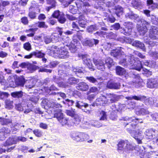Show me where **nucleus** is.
Instances as JSON below:
<instances>
[{
	"label": "nucleus",
	"mask_w": 158,
	"mask_h": 158,
	"mask_svg": "<svg viewBox=\"0 0 158 158\" xmlns=\"http://www.w3.org/2000/svg\"><path fill=\"white\" fill-rule=\"evenodd\" d=\"M110 54L117 58H120L119 64L125 67H127L129 65L130 68L139 71L141 70L142 67L141 62L138 58L135 57L131 54L126 56L120 48L113 50Z\"/></svg>",
	"instance_id": "1"
},
{
	"label": "nucleus",
	"mask_w": 158,
	"mask_h": 158,
	"mask_svg": "<svg viewBox=\"0 0 158 158\" xmlns=\"http://www.w3.org/2000/svg\"><path fill=\"white\" fill-rule=\"evenodd\" d=\"M80 44L79 42L77 40L74 39L69 44V46L68 44L66 46L61 47L60 48L56 46H52L51 48L50 54L55 58H66L69 56L68 48L70 49L71 52H75L80 47Z\"/></svg>",
	"instance_id": "2"
},
{
	"label": "nucleus",
	"mask_w": 158,
	"mask_h": 158,
	"mask_svg": "<svg viewBox=\"0 0 158 158\" xmlns=\"http://www.w3.org/2000/svg\"><path fill=\"white\" fill-rule=\"evenodd\" d=\"M41 105L45 108L46 107H49L50 110L52 113H53L54 117L56 118L62 126L67 125L69 127L68 119L64 117L61 110L59 109L62 107L60 104L55 102L52 100L48 101L47 99H44L42 101Z\"/></svg>",
	"instance_id": "3"
},
{
	"label": "nucleus",
	"mask_w": 158,
	"mask_h": 158,
	"mask_svg": "<svg viewBox=\"0 0 158 158\" xmlns=\"http://www.w3.org/2000/svg\"><path fill=\"white\" fill-rule=\"evenodd\" d=\"M124 121H128L129 124L127 123L126 125L127 130L131 135L136 140L138 144L142 143L141 140L143 138V136L142 135V132L139 131L138 132L134 130L137 127V124L138 123V119L135 118V117L129 118L127 117H125L123 118Z\"/></svg>",
	"instance_id": "4"
},
{
	"label": "nucleus",
	"mask_w": 158,
	"mask_h": 158,
	"mask_svg": "<svg viewBox=\"0 0 158 158\" xmlns=\"http://www.w3.org/2000/svg\"><path fill=\"white\" fill-rule=\"evenodd\" d=\"M135 148V147L127 140H121L118 144L117 150L120 153L123 152L129 153Z\"/></svg>",
	"instance_id": "5"
},
{
	"label": "nucleus",
	"mask_w": 158,
	"mask_h": 158,
	"mask_svg": "<svg viewBox=\"0 0 158 158\" xmlns=\"http://www.w3.org/2000/svg\"><path fill=\"white\" fill-rule=\"evenodd\" d=\"M140 22L142 24V26L137 25V28L140 35H143L147 31L148 28L150 27V23L143 19H141Z\"/></svg>",
	"instance_id": "6"
},
{
	"label": "nucleus",
	"mask_w": 158,
	"mask_h": 158,
	"mask_svg": "<svg viewBox=\"0 0 158 158\" xmlns=\"http://www.w3.org/2000/svg\"><path fill=\"white\" fill-rule=\"evenodd\" d=\"M72 138L77 142H83L89 139V135L82 132H73L71 135Z\"/></svg>",
	"instance_id": "7"
},
{
	"label": "nucleus",
	"mask_w": 158,
	"mask_h": 158,
	"mask_svg": "<svg viewBox=\"0 0 158 158\" xmlns=\"http://www.w3.org/2000/svg\"><path fill=\"white\" fill-rule=\"evenodd\" d=\"M78 56L79 58L82 59L84 64L86 65L91 70H94V67L93 66L91 60L87 55L79 54Z\"/></svg>",
	"instance_id": "8"
},
{
	"label": "nucleus",
	"mask_w": 158,
	"mask_h": 158,
	"mask_svg": "<svg viewBox=\"0 0 158 158\" xmlns=\"http://www.w3.org/2000/svg\"><path fill=\"white\" fill-rule=\"evenodd\" d=\"M126 98L128 100H131L132 99H134L136 100H139L142 101H144L146 104H151V100L152 98H147L144 96L139 95V96H134L132 97H127Z\"/></svg>",
	"instance_id": "9"
},
{
	"label": "nucleus",
	"mask_w": 158,
	"mask_h": 158,
	"mask_svg": "<svg viewBox=\"0 0 158 158\" xmlns=\"http://www.w3.org/2000/svg\"><path fill=\"white\" fill-rule=\"evenodd\" d=\"M99 40L94 39H88L86 38L85 39L82 40L81 43L84 46H88L89 47H92L94 44L95 45L98 44L99 43Z\"/></svg>",
	"instance_id": "10"
},
{
	"label": "nucleus",
	"mask_w": 158,
	"mask_h": 158,
	"mask_svg": "<svg viewBox=\"0 0 158 158\" xmlns=\"http://www.w3.org/2000/svg\"><path fill=\"white\" fill-rule=\"evenodd\" d=\"M123 25L126 28L123 29V31H121L125 35H130L132 32V30L133 27V25L132 23L131 22H125Z\"/></svg>",
	"instance_id": "11"
},
{
	"label": "nucleus",
	"mask_w": 158,
	"mask_h": 158,
	"mask_svg": "<svg viewBox=\"0 0 158 158\" xmlns=\"http://www.w3.org/2000/svg\"><path fill=\"white\" fill-rule=\"evenodd\" d=\"M97 105H104L110 103L109 100L107 97L101 95L97 98L95 101Z\"/></svg>",
	"instance_id": "12"
},
{
	"label": "nucleus",
	"mask_w": 158,
	"mask_h": 158,
	"mask_svg": "<svg viewBox=\"0 0 158 158\" xmlns=\"http://www.w3.org/2000/svg\"><path fill=\"white\" fill-rule=\"evenodd\" d=\"M149 36L150 39L155 40L158 39V28L152 26L149 30Z\"/></svg>",
	"instance_id": "13"
},
{
	"label": "nucleus",
	"mask_w": 158,
	"mask_h": 158,
	"mask_svg": "<svg viewBox=\"0 0 158 158\" xmlns=\"http://www.w3.org/2000/svg\"><path fill=\"white\" fill-rule=\"evenodd\" d=\"M97 121L94 120H91L89 123L86 121H83L81 125L82 128L84 129H89L90 128L91 126L96 127H98L99 126L97 125L96 123Z\"/></svg>",
	"instance_id": "14"
},
{
	"label": "nucleus",
	"mask_w": 158,
	"mask_h": 158,
	"mask_svg": "<svg viewBox=\"0 0 158 158\" xmlns=\"http://www.w3.org/2000/svg\"><path fill=\"white\" fill-rule=\"evenodd\" d=\"M94 64L98 69L102 71L105 69V64L101 60H94Z\"/></svg>",
	"instance_id": "15"
},
{
	"label": "nucleus",
	"mask_w": 158,
	"mask_h": 158,
	"mask_svg": "<svg viewBox=\"0 0 158 158\" xmlns=\"http://www.w3.org/2000/svg\"><path fill=\"white\" fill-rule=\"evenodd\" d=\"M147 86L151 88L157 87L158 86V80L156 79H149L148 82Z\"/></svg>",
	"instance_id": "16"
},
{
	"label": "nucleus",
	"mask_w": 158,
	"mask_h": 158,
	"mask_svg": "<svg viewBox=\"0 0 158 158\" xmlns=\"http://www.w3.org/2000/svg\"><path fill=\"white\" fill-rule=\"evenodd\" d=\"M18 142V138L17 136H14L12 137H10L6 141L4 144L5 146H7L14 144H15Z\"/></svg>",
	"instance_id": "17"
},
{
	"label": "nucleus",
	"mask_w": 158,
	"mask_h": 158,
	"mask_svg": "<svg viewBox=\"0 0 158 158\" xmlns=\"http://www.w3.org/2000/svg\"><path fill=\"white\" fill-rule=\"evenodd\" d=\"M156 130L152 129H147L144 133L145 135L147 136V138L151 139H154V136H155L154 133Z\"/></svg>",
	"instance_id": "18"
},
{
	"label": "nucleus",
	"mask_w": 158,
	"mask_h": 158,
	"mask_svg": "<svg viewBox=\"0 0 158 158\" xmlns=\"http://www.w3.org/2000/svg\"><path fill=\"white\" fill-rule=\"evenodd\" d=\"M76 88L78 90L85 91L88 89L89 86L86 83L84 82H81L79 83L77 85Z\"/></svg>",
	"instance_id": "19"
},
{
	"label": "nucleus",
	"mask_w": 158,
	"mask_h": 158,
	"mask_svg": "<svg viewBox=\"0 0 158 158\" xmlns=\"http://www.w3.org/2000/svg\"><path fill=\"white\" fill-rule=\"evenodd\" d=\"M10 132V130L7 128H2L0 131V139L3 140L5 137H6L7 134Z\"/></svg>",
	"instance_id": "20"
},
{
	"label": "nucleus",
	"mask_w": 158,
	"mask_h": 158,
	"mask_svg": "<svg viewBox=\"0 0 158 158\" xmlns=\"http://www.w3.org/2000/svg\"><path fill=\"white\" fill-rule=\"evenodd\" d=\"M132 45L137 48L141 49L143 51H145V48L144 44L138 40H135L133 42Z\"/></svg>",
	"instance_id": "21"
},
{
	"label": "nucleus",
	"mask_w": 158,
	"mask_h": 158,
	"mask_svg": "<svg viewBox=\"0 0 158 158\" xmlns=\"http://www.w3.org/2000/svg\"><path fill=\"white\" fill-rule=\"evenodd\" d=\"M28 107V105L25 103V102L23 101L20 103L15 105V108L17 110L19 111H22L26 109V107Z\"/></svg>",
	"instance_id": "22"
},
{
	"label": "nucleus",
	"mask_w": 158,
	"mask_h": 158,
	"mask_svg": "<svg viewBox=\"0 0 158 158\" xmlns=\"http://www.w3.org/2000/svg\"><path fill=\"white\" fill-rule=\"evenodd\" d=\"M83 69L82 68L79 69L77 67H73L72 68L73 74L80 77H81V74L83 73Z\"/></svg>",
	"instance_id": "23"
},
{
	"label": "nucleus",
	"mask_w": 158,
	"mask_h": 158,
	"mask_svg": "<svg viewBox=\"0 0 158 158\" xmlns=\"http://www.w3.org/2000/svg\"><path fill=\"white\" fill-rule=\"evenodd\" d=\"M107 87L110 89H117L120 88V85L119 83L109 81L107 84Z\"/></svg>",
	"instance_id": "24"
},
{
	"label": "nucleus",
	"mask_w": 158,
	"mask_h": 158,
	"mask_svg": "<svg viewBox=\"0 0 158 158\" xmlns=\"http://www.w3.org/2000/svg\"><path fill=\"white\" fill-rule=\"evenodd\" d=\"M87 21L83 15H80L79 17L78 23L79 25L83 28H85L86 24Z\"/></svg>",
	"instance_id": "25"
},
{
	"label": "nucleus",
	"mask_w": 158,
	"mask_h": 158,
	"mask_svg": "<svg viewBox=\"0 0 158 158\" xmlns=\"http://www.w3.org/2000/svg\"><path fill=\"white\" fill-rule=\"evenodd\" d=\"M141 79L138 77H135L133 81L130 82L131 84H132L136 87H139L141 85Z\"/></svg>",
	"instance_id": "26"
},
{
	"label": "nucleus",
	"mask_w": 158,
	"mask_h": 158,
	"mask_svg": "<svg viewBox=\"0 0 158 158\" xmlns=\"http://www.w3.org/2000/svg\"><path fill=\"white\" fill-rule=\"evenodd\" d=\"M116 72L117 74L120 76L124 75L127 73L126 70L119 66H118L116 67Z\"/></svg>",
	"instance_id": "27"
},
{
	"label": "nucleus",
	"mask_w": 158,
	"mask_h": 158,
	"mask_svg": "<svg viewBox=\"0 0 158 158\" xmlns=\"http://www.w3.org/2000/svg\"><path fill=\"white\" fill-rule=\"evenodd\" d=\"M126 18H129L132 19H136L138 18L139 16L137 14H134L133 12L130 11L125 15Z\"/></svg>",
	"instance_id": "28"
},
{
	"label": "nucleus",
	"mask_w": 158,
	"mask_h": 158,
	"mask_svg": "<svg viewBox=\"0 0 158 158\" xmlns=\"http://www.w3.org/2000/svg\"><path fill=\"white\" fill-rule=\"evenodd\" d=\"M131 4L135 8H140L142 6V3L140 0H133Z\"/></svg>",
	"instance_id": "29"
},
{
	"label": "nucleus",
	"mask_w": 158,
	"mask_h": 158,
	"mask_svg": "<svg viewBox=\"0 0 158 158\" xmlns=\"http://www.w3.org/2000/svg\"><path fill=\"white\" fill-rule=\"evenodd\" d=\"M115 10V13L118 17H120L123 13V8L119 6H116Z\"/></svg>",
	"instance_id": "30"
},
{
	"label": "nucleus",
	"mask_w": 158,
	"mask_h": 158,
	"mask_svg": "<svg viewBox=\"0 0 158 158\" xmlns=\"http://www.w3.org/2000/svg\"><path fill=\"white\" fill-rule=\"evenodd\" d=\"M25 83V79L23 77H21L17 78L15 81V83L16 85L18 86H23Z\"/></svg>",
	"instance_id": "31"
},
{
	"label": "nucleus",
	"mask_w": 158,
	"mask_h": 158,
	"mask_svg": "<svg viewBox=\"0 0 158 158\" xmlns=\"http://www.w3.org/2000/svg\"><path fill=\"white\" fill-rule=\"evenodd\" d=\"M107 98L109 100L110 103L114 102L117 100V98L115 94H110L107 95Z\"/></svg>",
	"instance_id": "32"
},
{
	"label": "nucleus",
	"mask_w": 158,
	"mask_h": 158,
	"mask_svg": "<svg viewBox=\"0 0 158 158\" xmlns=\"http://www.w3.org/2000/svg\"><path fill=\"white\" fill-rule=\"evenodd\" d=\"M76 4L77 7H83V8L85 6H89V3L86 2H83L81 0H77L76 2Z\"/></svg>",
	"instance_id": "33"
},
{
	"label": "nucleus",
	"mask_w": 158,
	"mask_h": 158,
	"mask_svg": "<svg viewBox=\"0 0 158 158\" xmlns=\"http://www.w3.org/2000/svg\"><path fill=\"white\" fill-rule=\"evenodd\" d=\"M47 2L48 4L51 5V6L46 8V10L48 11L51 9L55 6L56 2L54 0H47Z\"/></svg>",
	"instance_id": "34"
},
{
	"label": "nucleus",
	"mask_w": 158,
	"mask_h": 158,
	"mask_svg": "<svg viewBox=\"0 0 158 158\" xmlns=\"http://www.w3.org/2000/svg\"><path fill=\"white\" fill-rule=\"evenodd\" d=\"M11 95L14 98H19L22 96L23 92L22 91L14 92L11 93Z\"/></svg>",
	"instance_id": "35"
},
{
	"label": "nucleus",
	"mask_w": 158,
	"mask_h": 158,
	"mask_svg": "<svg viewBox=\"0 0 158 158\" xmlns=\"http://www.w3.org/2000/svg\"><path fill=\"white\" fill-rule=\"evenodd\" d=\"M88 106L89 105L86 103H83L82 102L78 101H76V106L79 108H82L83 106L86 108L88 107Z\"/></svg>",
	"instance_id": "36"
},
{
	"label": "nucleus",
	"mask_w": 158,
	"mask_h": 158,
	"mask_svg": "<svg viewBox=\"0 0 158 158\" xmlns=\"http://www.w3.org/2000/svg\"><path fill=\"white\" fill-rule=\"evenodd\" d=\"M114 4L113 2H107L106 3H105L103 2H102L101 4L98 3V5L100 6V7L102 8V9H104V6L105 5L108 7H109L112 6Z\"/></svg>",
	"instance_id": "37"
},
{
	"label": "nucleus",
	"mask_w": 158,
	"mask_h": 158,
	"mask_svg": "<svg viewBox=\"0 0 158 158\" xmlns=\"http://www.w3.org/2000/svg\"><path fill=\"white\" fill-rule=\"evenodd\" d=\"M32 7H31L29 8V12L28 14V16L30 18L34 19L36 17V13L32 11Z\"/></svg>",
	"instance_id": "38"
},
{
	"label": "nucleus",
	"mask_w": 158,
	"mask_h": 158,
	"mask_svg": "<svg viewBox=\"0 0 158 158\" xmlns=\"http://www.w3.org/2000/svg\"><path fill=\"white\" fill-rule=\"evenodd\" d=\"M29 84L28 85H26L29 89L32 88L35 85L36 82V81L35 79H31L29 81H27Z\"/></svg>",
	"instance_id": "39"
},
{
	"label": "nucleus",
	"mask_w": 158,
	"mask_h": 158,
	"mask_svg": "<svg viewBox=\"0 0 158 158\" xmlns=\"http://www.w3.org/2000/svg\"><path fill=\"white\" fill-rule=\"evenodd\" d=\"M63 103L68 106H72L74 103V101L72 100L66 99L62 101Z\"/></svg>",
	"instance_id": "40"
},
{
	"label": "nucleus",
	"mask_w": 158,
	"mask_h": 158,
	"mask_svg": "<svg viewBox=\"0 0 158 158\" xmlns=\"http://www.w3.org/2000/svg\"><path fill=\"white\" fill-rule=\"evenodd\" d=\"M143 39L145 43L148 44L151 46L153 47L156 44L154 42L151 41L150 39H148V37H144Z\"/></svg>",
	"instance_id": "41"
},
{
	"label": "nucleus",
	"mask_w": 158,
	"mask_h": 158,
	"mask_svg": "<svg viewBox=\"0 0 158 158\" xmlns=\"http://www.w3.org/2000/svg\"><path fill=\"white\" fill-rule=\"evenodd\" d=\"M0 122L2 125H7L11 123V121L9 119H6L2 118H0Z\"/></svg>",
	"instance_id": "42"
},
{
	"label": "nucleus",
	"mask_w": 158,
	"mask_h": 158,
	"mask_svg": "<svg viewBox=\"0 0 158 158\" xmlns=\"http://www.w3.org/2000/svg\"><path fill=\"white\" fill-rule=\"evenodd\" d=\"M99 116L100 117L99 119L100 120H105L106 119V112L103 111H102L100 112Z\"/></svg>",
	"instance_id": "43"
},
{
	"label": "nucleus",
	"mask_w": 158,
	"mask_h": 158,
	"mask_svg": "<svg viewBox=\"0 0 158 158\" xmlns=\"http://www.w3.org/2000/svg\"><path fill=\"white\" fill-rule=\"evenodd\" d=\"M97 29L98 28L96 25H91L88 27L87 29V31L89 33H92Z\"/></svg>",
	"instance_id": "44"
},
{
	"label": "nucleus",
	"mask_w": 158,
	"mask_h": 158,
	"mask_svg": "<svg viewBox=\"0 0 158 158\" xmlns=\"http://www.w3.org/2000/svg\"><path fill=\"white\" fill-rule=\"evenodd\" d=\"M99 89L96 87L93 86L91 87L89 91L87 93V94H89L90 93H98L99 92Z\"/></svg>",
	"instance_id": "45"
},
{
	"label": "nucleus",
	"mask_w": 158,
	"mask_h": 158,
	"mask_svg": "<svg viewBox=\"0 0 158 158\" xmlns=\"http://www.w3.org/2000/svg\"><path fill=\"white\" fill-rule=\"evenodd\" d=\"M79 82V80L74 77H71L68 79V82L69 84H76Z\"/></svg>",
	"instance_id": "46"
},
{
	"label": "nucleus",
	"mask_w": 158,
	"mask_h": 158,
	"mask_svg": "<svg viewBox=\"0 0 158 158\" xmlns=\"http://www.w3.org/2000/svg\"><path fill=\"white\" fill-rule=\"evenodd\" d=\"M35 135L37 137H40L43 135V132L40 130L35 129L33 131Z\"/></svg>",
	"instance_id": "47"
},
{
	"label": "nucleus",
	"mask_w": 158,
	"mask_h": 158,
	"mask_svg": "<svg viewBox=\"0 0 158 158\" xmlns=\"http://www.w3.org/2000/svg\"><path fill=\"white\" fill-rule=\"evenodd\" d=\"M106 63L108 65V66L109 68L114 64L113 61L112 59L110 57H107L106 60Z\"/></svg>",
	"instance_id": "48"
},
{
	"label": "nucleus",
	"mask_w": 158,
	"mask_h": 158,
	"mask_svg": "<svg viewBox=\"0 0 158 158\" xmlns=\"http://www.w3.org/2000/svg\"><path fill=\"white\" fill-rule=\"evenodd\" d=\"M74 109H71L70 110H66L65 111V113L67 115L73 117L74 116L75 114V112Z\"/></svg>",
	"instance_id": "49"
},
{
	"label": "nucleus",
	"mask_w": 158,
	"mask_h": 158,
	"mask_svg": "<svg viewBox=\"0 0 158 158\" xmlns=\"http://www.w3.org/2000/svg\"><path fill=\"white\" fill-rule=\"evenodd\" d=\"M34 52V56L38 58H43L44 57L45 55L41 51Z\"/></svg>",
	"instance_id": "50"
},
{
	"label": "nucleus",
	"mask_w": 158,
	"mask_h": 158,
	"mask_svg": "<svg viewBox=\"0 0 158 158\" xmlns=\"http://www.w3.org/2000/svg\"><path fill=\"white\" fill-rule=\"evenodd\" d=\"M36 26H37L40 28H47L48 26L45 24L44 22H38L35 23Z\"/></svg>",
	"instance_id": "51"
},
{
	"label": "nucleus",
	"mask_w": 158,
	"mask_h": 158,
	"mask_svg": "<svg viewBox=\"0 0 158 158\" xmlns=\"http://www.w3.org/2000/svg\"><path fill=\"white\" fill-rule=\"evenodd\" d=\"M59 22L61 23H64L66 21V19L64 17V14L62 13L57 19Z\"/></svg>",
	"instance_id": "52"
},
{
	"label": "nucleus",
	"mask_w": 158,
	"mask_h": 158,
	"mask_svg": "<svg viewBox=\"0 0 158 158\" xmlns=\"http://www.w3.org/2000/svg\"><path fill=\"white\" fill-rule=\"evenodd\" d=\"M137 114L142 115H146L149 114V112L143 108L141 109L138 112H137Z\"/></svg>",
	"instance_id": "53"
},
{
	"label": "nucleus",
	"mask_w": 158,
	"mask_h": 158,
	"mask_svg": "<svg viewBox=\"0 0 158 158\" xmlns=\"http://www.w3.org/2000/svg\"><path fill=\"white\" fill-rule=\"evenodd\" d=\"M65 65L64 64H60L59 65V71H58V74L60 75H64V76L65 74L64 73V71L62 70H61V68L62 69H64Z\"/></svg>",
	"instance_id": "54"
},
{
	"label": "nucleus",
	"mask_w": 158,
	"mask_h": 158,
	"mask_svg": "<svg viewBox=\"0 0 158 158\" xmlns=\"http://www.w3.org/2000/svg\"><path fill=\"white\" fill-rule=\"evenodd\" d=\"M6 106L7 108H11L13 107V102L10 100H7L5 101Z\"/></svg>",
	"instance_id": "55"
},
{
	"label": "nucleus",
	"mask_w": 158,
	"mask_h": 158,
	"mask_svg": "<svg viewBox=\"0 0 158 158\" xmlns=\"http://www.w3.org/2000/svg\"><path fill=\"white\" fill-rule=\"evenodd\" d=\"M28 99L29 101L35 103H37L39 99L38 97L35 96H32Z\"/></svg>",
	"instance_id": "56"
},
{
	"label": "nucleus",
	"mask_w": 158,
	"mask_h": 158,
	"mask_svg": "<svg viewBox=\"0 0 158 158\" xmlns=\"http://www.w3.org/2000/svg\"><path fill=\"white\" fill-rule=\"evenodd\" d=\"M144 64L145 65L150 67L154 65L155 64V63L154 61L148 62V61H145L144 62Z\"/></svg>",
	"instance_id": "57"
},
{
	"label": "nucleus",
	"mask_w": 158,
	"mask_h": 158,
	"mask_svg": "<svg viewBox=\"0 0 158 158\" xmlns=\"http://www.w3.org/2000/svg\"><path fill=\"white\" fill-rule=\"evenodd\" d=\"M106 35L110 39H116L117 37L116 35L112 32H110L109 33H106Z\"/></svg>",
	"instance_id": "58"
},
{
	"label": "nucleus",
	"mask_w": 158,
	"mask_h": 158,
	"mask_svg": "<svg viewBox=\"0 0 158 158\" xmlns=\"http://www.w3.org/2000/svg\"><path fill=\"white\" fill-rule=\"evenodd\" d=\"M3 73L0 71V83L2 85H5L6 83V80L4 79V77L3 76Z\"/></svg>",
	"instance_id": "59"
},
{
	"label": "nucleus",
	"mask_w": 158,
	"mask_h": 158,
	"mask_svg": "<svg viewBox=\"0 0 158 158\" xmlns=\"http://www.w3.org/2000/svg\"><path fill=\"white\" fill-rule=\"evenodd\" d=\"M23 48L26 50L29 51L31 49V46L29 42L25 43L23 44Z\"/></svg>",
	"instance_id": "60"
},
{
	"label": "nucleus",
	"mask_w": 158,
	"mask_h": 158,
	"mask_svg": "<svg viewBox=\"0 0 158 158\" xmlns=\"http://www.w3.org/2000/svg\"><path fill=\"white\" fill-rule=\"evenodd\" d=\"M86 78L90 82L94 83L97 82V80L93 77H87Z\"/></svg>",
	"instance_id": "61"
},
{
	"label": "nucleus",
	"mask_w": 158,
	"mask_h": 158,
	"mask_svg": "<svg viewBox=\"0 0 158 158\" xmlns=\"http://www.w3.org/2000/svg\"><path fill=\"white\" fill-rule=\"evenodd\" d=\"M94 35L96 36H102L104 35H106V32L102 31H97L94 33Z\"/></svg>",
	"instance_id": "62"
},
{
	"label": "nucleus",
	"mask_w": 158,
	"mask_h": 158,
	"mask_svg": "<svg viewBox=\"0 0 158 158\" xmlns=\"http://www.w3.org/2000/svg\"><path fill=\"white\" fill-rule=\"evenodd\" d=\"M62 12H60L59 10L55 11L52 14V16L58 19L60 15V14L62 13Z\"/></svg>",
	"instance_id": "63"
},
{
	"label": "nucleus",
	"mask_w": 158,
	"mask_h": 158,
	"mask_svg": "<svg viewBox=\"0 0 158 158\" xmlns=\"http://www.w3.org/2000/svg\"><path fill=\"white\" fill-rule=\"evenodd\" d=\"M21 22L24 25H27L28 23V19L26 17H23L21 19Z\"/></svg>",
	"instance_id": "64"
}]
</instances>
